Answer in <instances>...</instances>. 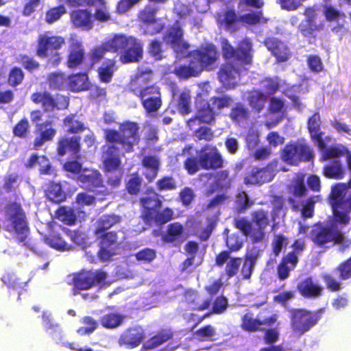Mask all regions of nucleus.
Returning a JSON list of instances; mask_svg holds the SVG:
<instances>
[{"instance_id": "f257e3e1", "label": "nucleus", "mask_w": 351, "mask_h": 351, "mask_svg": "<svg viewBox=\"0 0 351 351\" xmlns=\"http://www.w3.org/2000/svg\"><path fill=\"white\" fill-rule=\"evenodd\" d=\"M188 64L176 67L174 73L181 79L198 77L204 71H210L219 58L217 47L213 43H206L189 53Z\"/></svg>"}, {"instance_id": "f03ea898", "label": "nucleus", "mask_w": 351, "mask_h": 351, "mask_svg": "<svg viewBox=\"0 0 351 351\" xmlns=\"http://www.w3.org/2000/svg\"><path fill=\"white\" fill-rule=\"evenodd\" d=\"M1 213L3 219L0 218V229L14 232L16 236V242L24 243L29 232L26 213L21 204L16 201L7 202Z\"/></svg>"}, {"instance_id": "7ed1b4c3", "label": "nucleus", "mask_w": 351, "mask_h": 351, "mask_svg": "<svg viewBox=\"0 0 351 351\" xmlns=\"http://www.w3.org/2000/svg\"><path fill=\"white\" fill-rule=\"evenodd\" d=\"M104 138L108 143L116 145L125 153L134 151L141 141L140 127L138 123L125 121L119 125V130H104Z\"/></svg>"}, {"instance_id": "20e7f679", "label": "nucleus", "mask_w": 351, "mask_h": 351, "mask_svg": "<svg viewBox=\"0 0 351 351\" xmlns=\"http://www.w3.org/2000/svg\"><path fill=\"white\" fill-rule=\"evenodd\" d=\"M149 81L144 75H138L130 82V89L140 99L145 112L151 114L160 110L162 101L160 87Z\"/></svg>"}, {"instance_id": "39448f33", "label": "nucleus", "mask_w": 351, "mask_h": 351, "mask_svg": "<svg viewBox=\"0 0 351 351\" xmlns=\"http://www.w3.org/2000/svg\"><path fill=\"white\" fill-rule=\"evenodd\" d=\"M110 51L119 53L122 64L140 62L143 57V45L141 40L125 34H115L107 42Z\"/></svg>"}, {"instance_id": "423d86ee", "label": "nucleus", "mask_w": 351, "mask_h": 351, "mask_svg": "<svg viewBox=\"0 0 351 351\" xmlns=\"http://www.w3.org/2000/svg\"><path fill=\"white\" fill-rule=\"evenodd\" d=\"M66 45V38L60 35L45 32L37 38L36 55L45 60L46 66L56 68L62 62L63 57L60 50Z\"/></svg>"}, {"instance_id": "0eeeda50", "label": "nucleus", "mask_w": 351, "mask_h": 351, "mask_svg": "<svg viewBox=\"0 0 351 351\" xmlns=\"http://www.w3.org/2000/svg\"><path fill=\"white\" fill-rule=\"evenodd\" d=\"M269 225L268 214L263 209L252 213L251 221L245 217L235 219L234 226L254 243L261 242L265 237V229Z\"/></svg>"}, {"instance_id": "6e6552de", "label": "nucleus", "mask_w": 351, "mask_h": 351, "mask_svg": "<svg viewBox=\"0 0 351 351\" xmlns=\"http://www.w3.org/2000/svg\"><path fill=\"white\" fill-rule=\"evenodd\" d=\"M216 20L219 25L230 32H235L239 29L238 22H241L245 26H255L268 21L261 10L249 12L239 16L233 8H228L223 12L218 13Z\"/></svg>"}, {"instance_id": "1a4fd4ad", "label": "nucleus", "mask_w": 351, "mask_h": 351, "mask_svg": "<svg viewBox=\"0 0 351 351\" xmlns=\"http://www.w3.org/2000/svg\"><path fill=\"white\" fill-rule=\"evenodd\" d=\"M303 15L304 19L298 26V34L309 45H315L320 38V33L325 30L324 21L317 22V9L313 6L306 7Z\"/></svg>"}, {"instance_id": "9d476101", "label": "nucleus", "mask_w": 351, "mask_h": 351, "mask_svg": "<svg viewBox=\"0 0 351 351\" xmlns=\"http://www.w3.org/2000/svg\"><path fill=\"white\" fill-rule=\"evenodd\" d=\"M324 310L311 311L304 308L291 310V328L293 335L300 337L308 332L321 319Z\"/></svg>"}, {"instance_id": "9b49d317", "label": "nucleus", "mask_w": 351, "mask_h": 351, "mask_svg": "<svg viewBox=\"0 0 351 351\" xmlns=\"http://www.w3.org/2000/svg\"><path fill=\"white\" fill-rule=\"evenodd\" d=\"M315 158L313 147L304 140L288 143L280 152V158L289 165L298 166L302 162H311Z\"/></svg>"}, {"instance_id": "f8f14e48", "label": "nucleus", "mask_w": 351, "mask_h": 351, "mask_svg": "<svg viewBox=\"0 0 351 351\" xmlns=\"http://www.w3.org/2000/svg\"><path fill=\"white\" fill-rule=\"evenodd\" d=\"M252 44L250 40L245 38L234 48L227 39L221 42V51L225 60H232L242 65L251 64L252 62Z\"/></svg>"}, {"instance_id": "ddd939ff", "label": "nucleus", "mask_w": 351, "mask_h": 351, "mask_svg": "<svg viewBox=\"0 0 351 351\" xmlns=\"http://www.w3.org/2000/svg\"><path fill=\"white\" fill-rule=\"evenodd\" d=\"M309 237L312 242L319 247L326 244L333 243L340 244L344 240L343 234L337 228L324 225L321 221L315 223L309 232Z\"/></svg>"}, {"instance_id": "4468645a", "label": "nucleus", "mask_w": 351, "mask_h": 351, "mask_svg": "<svg viewBox=\"0 0 351 351\" xmlns=\"http://www.w3.org/2000/svg\"><path fill=\"white\" fill-rule=\"evenodd\" d=\"M107 278V273L102 269L84 270L73 274L72 285L73 295L81 291L90 289L97 285L104 284Z\"/></svg>"}, {"instance_id": "2eb2a0df", "label": "nucleus", "mask_w": 351, "mask_h": 351, "mask_svg": "<svg viewBox=\"0 0 351 351\" xmlns=\"http://www.w3.org/2000/svg\"><path fill=\"white\" fill-rule=\"evenodd\" d=\"M80 186L88 192H94L96 194L108 195V191L104 184L103 176L97 169H83L76 179Z\"/></svg>"}, {"instance_id": "dca6fc26", "label": "nucleus", "mask_w": 351, "mask_h": 351, "mask_svg": "<svg viewBox=\"0 0 351 351\" xmlns=\"http://www.w3.org/2000/svg\"><path fill=\"white\" fill-rule=\"evenodd\" d=\"M30 98L33 103L40 105L45 112L64 110L69 105L67 97L60 94L53 96L47 91L35 92Z\"/></svg>"}, {"instance_id": "f3484780", "label": "nucleus", "mask_w": 351, "mask_h": 351, "mask_svg": "<svg viewBox=\"0 0 351 351\" xmlns=\"http://www.w3.org/2000/svg\"><path fill=\"white\" fill-rule=\"evenodd\" d=\"M202 169L217 170L223 166V159L216 146L205 145L199 152Z\"/></svg>"}, {"instance_id": "a211bd4d", "label": "nucleus", "mask_w": 351, "mask_h": 351, "mask_svg": "<svg viewBox=\"0 0 351 351\" xmlns=\"http://www.w3.org/2000/svg\"><path fill=\"white\" fill-rule=\"evenodd\" d=\"M273 162L268 163L262 168L252 167L244 177V184L246 185H262L270 182L274 176V167Z\"/></svg>"}, {"instance_id": "6ab92c4d", "label": "nucleus", "mask_w": 351, "mask_h": 351, "mask_svg": "<svg viewBox=\"0 0 351 351\" xmlns=\"http://www.w3.org/2000/svg\"><path fill=\"white\" fill-rule=\"evenodd\" d=\"M81 137L73 135L72 136H60L56 143V152L59 156H64L66 154L73 158H79L81 148Z\"/></svg>"}, {"instance_id": "aec40b11", "label": "nucleus", "mask_w": 351, "mask_h": 351, "mask_svg": "<svg viewBox=\"0 0 351 351\" xmlns=\"http://www.w3.org/2000/svg\"><path fill=\"white\" fill-rule=\"evenodd\" d=\"M173 210L166 207L162 210H159V208H149L146 211H142V219L143 221L151 226L154 223L156 226H162L173 218Z\"/></svg>"}, {"instance_id": "412c9836", "label": "nucleus", "mask_w": 351, "mask_h": 351, "mask_svg": "<svg viewBox=\"0 0 351 351\" xmlns=\"http://www.w3.org/2000/svg\"><path fill=\"white\" fill-rule=\"evenodd\" d=\"M278 316L276 314H272L270 317L265 318L263 320L256 319L254 317V314L247 311L241 317V328L249 332H254L263 330L261 326H271L277 321Z\"/></svg>"}, {"instance_id": "4be33fe9", "label": "nucleus", "mask_w": 351, "mask_h": 351, "mask_svg": "<svg viewBox=\"0 0 351 351\" xmlns=\"http://www.w3.org/2000/svg\"><path fill=\"white\" fill-rule=\"evenodd\" d=\"M121 149L116 145L108 143L103 152V169L106 173L112 172L121 169V160L120 151Z\"/></svg>"}, {"instance_id": "5701e85b", "label": "nucleus", "mask_w": 351, "mask_h": 351, "mask_svg": "<svg viewBox=\"0 0 351 351\" xmlns=\"http://www.w3.org/2000/svg\"><path fill=\"white\" fill-rule=\"evenodd\" d=\"M166 37L169 39V43L178 53H183L189 48L187 42L183 40V29L179 25L178 21L171 26L167 31Z\"/></svg>"}, {"instance_id": "b1692460", "label": "nucleus", "mask_w": 351, "mask_h": 351, "mask_svg": "<svg viewBox=\"0 0 351 351\" xmlns=\"http://www.w3.org/2000/svg\"><path fill=\"white\" fill-rule=\"evenodd\" d=\"M85 60V49L83 44L78 40L72 41L69 45L66 65L73 69L80 67Z\"/></svg>"}, {"instance_id": "393cba45", "label": "nucleus", "mask_w": 351, "mask_h": 351, "mask_svg": "<svg viewBox=\"0 0 351 351\" xmlns=\"http://www.w3.org/2000/svg\"><path fill=\"white\" fill-rule=\"evenodd\" d=\"M264 44L278 62H287L291 57L289 47L280 40L274 37L265 38Z\"/></svg>"}, {"instance_id": "a878e982", "label": "nucleus", "mask_w": 351, "mask_h": 351, "mask_svg": "<svg viewBox=\"0 0 351 351\" xmlns=\"http://www.w3.org/2000/svg\"><path fill=\"white\" fill-rule=\"evenodd\" d=\"M70 21L77 29L88 31L93 27V16L87 9H77L70 12Z\"/></svg>"}, {"instance_id": "bb28decb", "label": "nucleus", "mask_w": 351, "mask_h": 351, "mask_svg": "<svg viewBox=\"0 0 351 351\" xmlns=\"http://www.w3.org/2000/svg\"><path fill=\"white\" fill-rule=\"evenodd\" d=\"M307 129L311 140L320 149L326 147V143L323 139V132L321 131V119L319 112L313 113L308 119Z\"/></svg>"}, {"instance_id": "cd10ccee", "label": "nucleus", "mask_w": 351, "mask_h": 351, "mask_svg": "<svg viewBox=\"0 0 351 351\" xmlns=\"http://www.w3.org/2000/svg\"><path fill=\"white\" fill-rule=\"evenodd\" d=\"M40 134L34 141V147L38 149L44 143L51 141L55 137L57 131L55 128V123L53 120H46L36 125Z\"/></svg>"}, {"instance_id": "c85d7f7f", "label": "nucleus", "mask_w": 351, "mask_h": 351, "mask_svg": "<svg viewBox=\"0 0 351 351\" xmlns=\"http://www.w3.org/2000/svg\"><path fill=\"white\" fill-rule=\"evenodd\" d=\"M297 290L304 298H317L322 295L324 288L308 276L297 285Z\"/></svg>"}, {"instance_id": "c756f323", "label": "nucleus", "mask_w": 351, "mask_h": 351, "mask_svg": "<svg viewBox=\"0 0 351 351\" xmlns=\"http://www.w3.org/2000/svg\"><path fill=\"white\" fill-rule=\"evenodd\" d=\"M299 263V256L295 252H288L282 256L280 263L277 266V277L283 281L290 276L291 271L293 270Z\"/></svg>"}, {"instance_id": "7c9ffc66", "label": "nucleus", "mask_w": 351, "mask_h": 351, "mask_svg": "<svg viewBox=\"0 0 351 351\" xmlns=\"http://www.w3.org/2000/svg\"><path fill=\"white\" fill-rule=\"evenodd\" d=\"M141 165L145 169L144 176L148 182H152L160 170V161L155 155H147L141 159Z\"/></svg>"}, {"instance_id": "2f4dec72", "label": "nucleus", "mask_w": 351, "mask_h": 351, "mask_svg": "<svg viewBox=\"0 0 351 351\" xmlns=\"http://www.w3.org/2000/svg\"><path fill=\"white\" fill-rule=\"evenodd\" d=\"M239 73V69L230 62H226L221 65L218 71V78L222 85L226 88L234 87L235 74Z\"/></svg>"}, {"instance_id": "473e14b6", "label": "nucleus", "mask_w": 351, "mask_h": 351, "mask_svg": "<svg viewBox=\"0 0 351 351\" xmlns=\"http://www.w3.org/2000/svg\"><path fill=\"white\" fill-rule=\"evenodd\" d=\"M215 112L213 108L210 106L209 102H205L197 109L195 115L190 118L187 123L191 127L196 120H198L202 123L210 124L215 121Z\"/></svg>"}, {"instance_id": "72a5a7b5", "label": "nucleus", "mask_w": 351, "mask_h": 351, "mask_svg": "<svg viewBox=\"0 0 351 351\" xmlns=\"http://www.w3.org/2000/svg\"><path fill=\"white\" fill-rule=\"evenodd\" d=\"M193 149V145H186L182 150L181 155L184 156L188 154L189 156L183 162V166L185 170L189 175H194L202 169V165L200 164V156L197 157L193 154H191V151Z\"/></svg>"}, {"instance_id": "f704fd0d", "label": "nucleus", "mask_w": 351, "mask_h": 351, "mask_svg": "<svg viewBox=\"0 0 351 351\" xmlns=\"http://www.w3.org/2000/svg\"><path fill=\"white\" fill-rule=\"evenodd\" d=\"M66 85L69 90L75 93L88 90L90 82L87 73H77L69 75Z\"/></svg>"}, {"instance_id": "c9c22d12", "label": "nucleus", "mask_w": 351, "mask_h": 351, "mask_svg": "<svg viewBox=\"0 0 351 351\" xmlns=\"http://www.w3.org/2000/svg\"><path fill=\"white\" fill-rule=\"evenodd\" d=\"M260 256V252L256 248L247 251L243 256V263L241 269V274L243 279H250L256 263Z\"/></svg>"}, {"instance_id": "e433bc0d", "label": "nucleus", "mask_w": 351, "mask_h": 351, "mask_svg": "<svg viewBox=\"0 0 351 351\" xmlns=\"http://www.w3.org/2000/svg\"><path fill=\"white\" fill-rule=\"evenodd\" d=\"M145 338L143 330L141 328H130L121 336V341L129 348L138 346Z\"/></svg>"}, {"instance_id": "4c0bfd02", "label": "nucleus", "mask_w": 351, "mask_h": 351, "mask_svg": "<svg viewBox=\"0 0 351 351\" xmlns=\"http://www.w3.org/2000/svg\"><path fill=\"white\" fill-rule=\"evenodd\" d=\"M322 173L326 178L341 180L344 177L345 170L341 160L335 159L324 166Z\"/></svg>"}, {"instance_id": "58836bf2", "label": "nucleus", "mask_w": 351, "mask_h": 351, "mask_svg": "<svg viewBox=\"0 0 351 351\" xmlns=\"http://www.w3.org/2000/svg\"><path fill=\"white\" fill-rule=\"evenodd\" d=\"M173 333L170 329H161L155 335L147 340L143 345L145 350L154 349L173 338Z\"/></svg>"}, {"instance_id": "ea45409f", "label": "nucleus", "mask_w": 351, "mask_h": 351, "mask_svg": "<svg viewBox=\"0 0 351 351\" xmlns=\"http://www.w3.org/2000/svg\"><path fill=\"white\" fill-rule=\"evenodd\" d=\"M45 196L51 202L60 204L66 199V194L60 183L50 182L45 189Z\"/></svg>"}, {"instance_id": "a19ab883", "label": "nucleus", "mask_w": 351, "mask_h": 351, "mask_svg": "<svg viewBox=\"0 0 351 351\" xmlns=\"http://www.w3.org/2000/svg\"><path fill=\"white\" fill-rule=\"evenodd\" d=\"M183 233L184 227L180 223H170L167 226L166 233L162 236V241L166 243L182 241Z\"/></svg>"}, {"instance_id": "79ce46f5", "label": "nucleus", "mask_w": 351, "mask_h": 351, "mask_svg": "<svg viewBox=\"0 0 351 351\" xmlns=\"http://www.w3.org/2000/svg\"><path fill=\"white\" fill-rule=\"evenodd\" d=\"M121 221V217L115 214L102 215L97 221V227L95 230L96 235H99L109 230Z\"/></svg>"}, {"instance_id": "37998d69", "label": "nucleus", "mask_w": 351, "mask_h": 351, "mask_svg": "<svg viewBox=\"0 0 351 351\" xmlns=\"http://www.w3.org/2000/svg\"><path fill=\"white\" fill-rule=\"evenodd\" d=\"M331 206L334 222L343 226H348L350 221V212L344 204H341V202H335Z\"/></svg>"}, {"instance_id": "c03bdc74", "label": "nucleus", "mask_w": 351, "mask_h": 351, "mask_svg": "<svg viewBox=\"0 0 351 351\" xmlns=\"http://www.w3.org/2000/svg\"><path fill=\"white\" fill-rule=\"evenodd\" d=\"M247 100L252 110L259 113L265 108L267 96L261 91L255 90L249 93Z\"/></svg>"}, {"instance_id": "a18cd8bd", "label": "nucleus", "mask_w": 351, "mask_h": 351, "mask_svg": "<svg viewBox=\"0 0 351 351\" xmlns=\"http://www.w3.org/2000/svg\"><path fill=\"white\" fill-rule=\"evenodd\" d=\"M116 70V60L114 59H106L98 68L97 73L100 82L108 83L112 80Z\"/></svg>"}, {"instance_id": "49530a36", "label": "nucleus", "mask_w": 351, "mask_h": 351, "mask_svg": "<svg viewBox=\"0 0 351 351\" xmlns=\"http://www.w3.org/2000/svg\"><path fill=\"white\" fill-rule=\"evenodd\" d=\"M63 123L67 128L66 132L70 134L82 133L86 129L84 123L77 119L76 114L71 113L66 116Z\"/></svg>"}, {"instance_id": "de8ad7c7", "label": "nucleus", "mask_w": 351, "mask_h": 351, "mask_svg": "<svg viewBox=\"0 0 351 351\" xmlns=\"http://www.w3.org/2000/svg\"><path fill=\"white\" fill-rule=\"evenodd\" d=\"M55 217L59 221L69 226L75 224L77 220L74 210L64 206L59 207L56 210Z\"/></svg>"}, {"instance_id": "09e8293b", "label": "nucleus", "mask_w": 351, "mask_h": 351, "mask_svg": "<svg viewBox=\"0 0 351 351\" xmlns=\"http://www.w3.org/2000/svg\"><path fill=\"white\" fill-rule=\"evenodd\" d=\"M66 13V8L63 4L50 7L45 13V21L47 24H53L59 21Z\"/></svg>"}, {"instance_id": "8fccbe9b", "label": "nucleus", "mask_w": 351, "mask_h": 351, "mask_svg": "<svg viewBox=\"0 0 351 351\" xmlns=\"http://www.w3.org/2000/svg\"><path fill=\"white\" fill-rule=\"evenodd\" d=\"M143 179L138 172L132 173L125 184V189L130 195L139 194L142 187Z\"/></svg>"}, {"instance_id": "3c124183", "label": "nucleus", "mask_w": 351, "mask_h": 351, "mask_svg": "<svg viewBox=\"0 0 351 351\" xmlns=\"http://www.w3.org/2000/svg\"><path fill=\"white\" fill-rule=\"evenodd\" d=\"M250 117V112L243 104L239 102L232 108L229 113V117L232 121L240 123L247 120Z\"/></svg>"}, {"instance_id": "603ef678", "label": "nucleus", "mask_w": 351, "mask_h": 351, "mask_svg": "<svg viewBox=\"0 0 351 351\" xmlns=\"http://www.w3.org/2000/svg\"><path fill=\"white\" fill-rule=\"evenodd\" d=\"M123 320V317L122 315L118 313H109L103 315L99 321L104 328L111 329L120 326Z\"/></svg>"}, {"instance_id": "864d4df0", "label": "nucleus", "mask_w": 351, "mask_h": 351, "mask_svg": "<svg viewBox=\"0 0 351 351\" xmlns=\"http://www.w3.org/2000/svg\"><path fill=\"white\" fill-rule=\"evenodd\" d=\"M25 79V73L19 66H12L8 73L7 82L11 87L21 85Z\"/></svg>"}, {"instance_id": "5fc2aeb1", "label": "nucleus", "mask_w": 351, "mask_h": 351, "mask_svg": "<svg viewBox=\"0 0 351 351\" xmlns=\"http://www.w3.org/2000/svg\"><path fill=\"white\" fill-rule=\"evenodd\" d=\"M47 83L53 90H62L67 81V77L62 72H54L47 76Z\"/></svg>"}, {"instance_id": "6e6d98bb", "label": "nucleus", "mask_w": 351, "mask_h": 351, "mask_svg": "<svg viewBox=\"0 0 351 351\" xmlns=\"http://www.w3.org/2000/svg\"><path fill=\"white\" fill-rule=\"evenodd\" d=\"M108 51L110 50L108 49V46H107V43L105 47L99 45L91 49L88 54L90 61L89 69H92L96 64L99 62Z\"/></svg>"}, {"instance_id": "4d7b16f0", "label": "nucleus", "mask_w": 351, "mask_h": 351, "mask_svg": "<svg viewBox=\"0 0 351 351\" xmlns=\"http://www.w3.org/2000/svg\"><path fill=\"white\" fill-rule=\"evenodd\" d=\"M177 109L180 114L182 115L188 114L191 112V95L189 91H182L178 95Z\"/></svg>"}, {"instance_id": "13d9d810", "label": "nucleus", "mask_w": 351, "mask_h": 351, "mask_svg": "<svg viewBox=\"0 0 351 351\" xmlns=\"http://www.w3.org/2000/svg\"><path fill=\"white\" fill-rule=\"evenodd\" d=\"M16 62L29 72L37 70L40 67V63L36 60L25 53L19 54L16 58Z\"/></svg>"}, {"instance_id": "bf43d9fd", "label": "nucleus", "mask_w": 351, "mask_h": 351, "mask_svg": "<svg viewBox=\"0 0 351 351\" xmlns=\"http://www.w3.org/2000/svg\"><path fill=\"white\" fill-rule=\"evenodd\" d=\"M3 282L10 289L21 290L25 286L26 282L21 281L13 273L7 272L1 277Z\"/></svg>"}, {"instance_id": "052dcab7", "label": "nucleus", "mask_w": 351, "mask_h": 351, "mask_svg": "<svg viewBox=\"0 0 351 351\" xmlns=\"http://www.w3.org/2000/svg\"><path fill=\"white\" fill-rule=\"evenodd\" d=\"M320 200L319 195L309 197L301 208V216L304 219L312 218L315 213V204Z\"/></svg>"}, {"instance_id": "680f3d73", "label": "nucleus", "mask_w": 351, "mask_h": 351, "mask_svg": "<svg viewBox=\"0 0 351 351\" xmlns=\"http://www.w3.org/2000/svg\"><path fill=\"white\" fill-rule=\"evenodd\" d=\"M81 323L85 326L80 327L77 332L80 335L92 334L98 326L97 322L90 316H85L82 318Z\"/></svg>"}, {"instance_id": "e2e57ef3", "label": "nucleus", "mask_w": 351, "mask_h": 351, "mask_svg": "<svg viewBox=\"0 0 351 351\" xmlns=\"http://www.w3.org/2000/svg\"><path fill=\"white\" fill-rule=\"evenodd\" d=\"M154 195L152 196L141 197L139 202L143 207V211H146L149 208H160L162 202L159 198V195L155 193L152 189Z\"/></svg>"}, {"instance_id": "0e129e2a", "label": "nucleus", "mask_w": 351, "mask_h": 351, "mask_svg": "<svg viewBox=\"0 0 351 351\" xmlns=\"http://www.w3.org/2000/svg\"><path fill=\"white\" fill-rule=\"evenodd\" d=\"M157 10L150 5H146L138 13L141 21L145 24L156 23V13Z\"/></svg>"}, {"instance_id": "69168bd1", "label": "nucleus", "mask_w": 351, "mask_h": 351, "mask_svg": "<svg viewBox=\"0 0 351 351\" xmlns=\"http://www.w3.org/2000/svg\"><path fill=\"white\" fill-rule=\"evenodd\" d=\"M156 187L158 191H173L177 189V184L172 176H165L157 180Z\"/></svg>"}, {"instance_id": "338daca9", "label": "nucleus", "mask_w": 351, "mask_h": 351, "mask_svg": "<svg viewBox=\"0 0 351 351\" xmlns=\"http://www.w3.org/2000/svg\"><path fill=\"white\" fill-rule=\"evenodd\" d=\"M228 250L231 252H238L243 246V241L238 233H233L227 236L225 240Z\"/></svg>"}, {"instance_id": "774afa93", "label": "nucleus", "mask_w": 351, "mask_h": 351, "mask_svg": "<svg viewBox=\"0 0 351 351\" xmlns=\"http://www.w3.org/2000/svg\"><path fill=\"white\" fill-rule=\"evenodd\" d=\"M335 271L339 273V278L341 280L351 278V256L339 263L337 266Z\"/></svg>"}]
</instances>
